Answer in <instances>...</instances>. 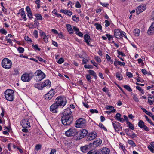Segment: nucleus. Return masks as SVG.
Segmentation results:
<instances>
[{
  "label": "nucleus",
  "instance_id": "obj_16",
  "mask_svg": "<svg viewBox=\"0 0 154 154\" xmlns=\"http://www.w3.org/2000/svg\"><path fill=\"white\" fill-rule=\"evenodd\" d=\"M122 31L119 29H116L114 31V35L117 38H122Z\"/></svg>",
  "mask_w": 154,
  "mask_h": 154
},
{
  "label": "nucleus",
  "instance_id": "obj_63",
  "mask_svg": "<svg viewBox=\"0 0 154 154\" xmlns=\"http://www.w3.org/2000/svg\"><path fill=\"white\" fill-rule=\"evenodd\" d=\"M27 41L31 42L32 41L31 39L27 36H25L24 38Z\"/></svg>",
  "mask_w": 154,
  "mask_h": 154
},
{
  "label": "nucleus",
  "instance_id": "obj_22",
  "mask_svg": "<svg viewBox=\"0 0 154 154\" xmlns=\"http://www.w3.org/2000/svg\"><path fill=\"white\" fill-rule=\"evenodd\" d=\"M51 85V83L49 80H46L42 83L43 87L46 86L50 87Z\"/></svg>",
  "mask_w": 154,
  "mask_h": 154
},
{
  "label": "nucleus",
  "instance_id": "obj_13",
  "mask_svg": "<svg viewBox=\"0 0 154 154\" xmlns=\"http://www.w3.org/2000/svg\"><path fill=\"white\" fill-rule=\"evenodd\" d=\"M21 124L23 128H29L30 127V123L28 119H24L21 122Z\"/></svg>",
  "mask_w": 154,
  "mask_h": 154
},
{
  "label": "nucleus",
  "instance_id": "obj_31",
  "mask_svg": "<svg viewBox=\"0 0 154 154\" xmlns=\"http://www.w3.org/2000/svg\"><path fill=\"white\" fill-rule=\"evenodd\" d=\"M144 125V123L142 120H140L139 121L138 123V126L140 128H142L143 127Z\"/></svg>",
  "mask_w": 154,
  "mask_h": 154
},
{
  "label": "nucleus",
  "instance_id": "obj_47",
  "mask_svg": "<svg viewBox=\"0 0 154 154\" xmlns=\"http://www.w3.org/2000/svg\"><path fill=\"white\" fill-rule=\"evenodd\" d=\"M42 146L41 145L39 144H38L35 146V149L37 151H38L39 150L41 149Z\"/></svg>",
  "mask_w": 154,
  "mask_h": 154
},
{
  "label": "nucleus",
  "instance_id": "obj_42",
  "mask_svg": "<svg viewBox=\"0 0 154 154\" xmlns=\"http://www.w3.org/2000/svg\"><path fill=\"white\" fill-rule=\"evenodd\" d=\"M99 152L98 151H93L92 150L90 151L87 154H99Z\"/></svg>",
  "mask_w": 154,
  "mask_h": 154
},
{
  "label": "nucleus",
  "instance_id": "obj_24",
  "mask_svg": "<svg viewBox=\"0 0 154 154\" xmlns=\"http://www.w3.org/2000/svg\"><path fill=\"white\" fill-rule=\"evenodd\" d=\"M67 29L70 34H72L73 33V30L71 27V25L69 24H67L66 25Z\"/></svg>",
  "mask_w": 154,
  "mask_h": 154
},
{
  "label": "nucleus",
  "instance_id": "obj_36",
  "mask_svg": "<svg viewBox=\"0 0 154 154\" xmlns=\"http://www.w3.org/2000/svg\"><path fill=\"white\" fill-rule=\"evenodd\" d=\"M116 78H118V79L119 80H122L123 78L121 74L119 72H117L116 73Z\"/></svg>",
  "mask_w": 154,
  "mask_h": 154
},
{
  "label": "nucleus",
  "instance_id": "obj_58",
  "mask_svg": "<svg viewBox=\"0 0 154 154\" xmlns=\"http://www.w3.org/2000/svg\"><path fill=\"white\" fill-rule=\"evenodd\" d=\"M148 149L152 152L154 153V148L151 146L149 145L148 146Z\"/></svg>",
  "mask_w": 154,
  "mask_h": 154
},
{
  "label": "nucleus",
  "instance_id": "obj_32",
  "mask_svg": "<svg viewBox=\"0 0 154 154\" xmlns=\"http://www.w3.org/2000/svg\"><path fill=\"white\" fill-rule=\"evenodd\" d=\"M35 16L38 20H41L42 19V16L39 14H35Z\"/></svg>",
  "mask_w": 154,
  "mask_h": 154
},
{
  "label": "nucleus",
  "instance_id": "obj_61",
  "mask_svg": "<svg viewBox=\"0 0 154 154\" xmlns=\"http://www.w3.org/2000/svg\"><path fill=\"white\" fill-rule=\"evenodd\" d=\"M88 59H87L84 58L82 60V64H83L87 63H88Z\"/></svg>",
  "mask_w": 154,
  "mask_h": 154
},
{
  "label": "nucleus",
  "instance_id": "obj_39",
  "mask_svg": "<svg viewBox=\"0 0 154 154\" xmlns=\"http://www.w3.org/2000/svg\"><path fill=\"white\" fill-rule=\"evenodd\" d=\"M106 58L107 59V61L110 62L111 63H113V60H112L111 58V57L109 56L108 54H106Z\"/></svg>",
  "mask_w": 154,
  "mask_h": 154
},
{
  "label": "nucleus",
  "instance_id": "obj_64",
  "mask_svg": "<svg viewBox=\"0 0 154 154\" xmlns=\"http://www.w3.org/2000/svg\"><path fill=\"white\" fill-rule=\"evenodd\" d=\"M127 75L128 76L129 78H132L133 76L132 74L130 72H127Z\"/></svg>",
  "mask_w": 154,
  "mask_h": 154
},
{
  "label": "nucleus",
  "instance_id": "obj_55",
  "mask_svg": "<svg viewBox=\"0 0 154 154\" xmlns=\"http://www.w3.org/2000/svg\"><path fill=\"white\" fill-rule=\"evenodd\" d=\"M121 115L119 113L116 114V116L115 117V119L117 120L121 118Z\"/></svg>",
  "mask_w": 154,
  "mask_h": 154
},
{
  "label": "nucleus",
  "instance_id": "obj_17",
  "mask_svg": "<svg viewBox=\"0 0 154 154\" xmlns=\"http://www.w3.org/2000/svg\"><path fill=\"white\" fill-rule=\"evenodd\" d=\"M59 107L55 103L52 105L50 107V111L53 113H57Z\"/></svg>",
  "mask_w": 154,
  "mask_h": 154
},
{
  "label": "nucleus",
  "instance_id": "obj_8",
  "mask_svg": "<svg viewBox=\"0 0 154 154\" xmlns=\"http://www.w3.org/2000/svg\"><path fill=\"white\" fill-rule=\"evenodd\" d=\"M86 120L83 118H80L76 121L75 126L78 128H83L86 125Z\"/></svg>",
  "mask_w": 154,
  "mask_h": 154
},
{
  "label": "nucleus",
  "instance_id": "obj_49",
  "mask_svg": "<svg viewBox=\"0 0 154 154\" xmlns=\"http://www.w3.org/2000/svg\"><path fill=\"white\" fill-rule=\"evenodd\" d=\"M91 63L94 66H95L96 67L97 69L98 68V64L94 60H92L91 61Z\"/></svg>",
  "mask_w": 154,
  "mask_h": 154
},
{
  "label": "nucleus",
  "instance_id": "obj_4",
  "mask_svg": "<svg viewBox=\"0 0 154 154\" xmlns=\"http://www.w3.org/2000/svg\"><path fill=\"white\" fill-rule=\"evenodd\" d=\"M12 63L10 60L8 58L3 59L2 62V66L6 69H10L12 67Z\"/></svg>",
  "mask_w": 154,
  "mask_h": 154
},
{
  "label": "nucleus",
  "instance_id": "obj_1",
  "mask_svg": "<svg viewBox=\"0 0 154 154\" xmlns=\"http://www.w3.org/2000/svg\"><path fill=\"white\" fill-rule=\"evenodd\" d=\"M67 102V100L65 97L59 96L56 99L55 103L59 107L60 106L63 108L66 105Z\"/></svg>",
  "mask_w": 154,
  "mask_h": 154
},
{
  "label": "nucleus",
  "instance_id": "obj_14",
  "mask_svg": "<svg viewBox=\"0 0 154 154\" xmlns=\"http://www.w3.org/2000/svg\"><path fill=\"white\" fill-rule=\"evenodd\" d=\"M102 143L101 140L99 139L94 141L92 143H90V144L91 146L92 149H93L100 145Z\"/></svg>",
  "mask_w": 154,
  "mask_h": 154
},
{
  "label": "nucleus",
  "instance_id": "obj_21",
  "mask_svg": "<svg viewBox=\"0 0 154 154\" xmlns=\"http://www.w3.org/2000/svg\"><path fill=\"white\" fill-rule=\"evenodd\" d=\"M60 12L61 13H63L69 16H71L72 14V12L70 11L69 10L66 9H61L60 11Z\"/></svg>",
  "mask_w": 154,
  "mask_h": 154
},
{
  "label": "nucleus",
  "instance_id": "obj_62",
  "mask_svg": "<svg viewBox=\"0 0 154 154\" xmlns=\"http://www.w3.org/2000/svg\"><path fill=\"white\" fill-rule=\"evenodd\" d=\"M75 34L80 37H83V34L80 32L79 31L78 32H76Z\"/></svg>",
  "mask_w": 154,
  "mask_h": 154
},
{
  "label": "nucleus",
  "instance_id": "obj_56",
  "mask_svg": "<svg viewBox=\"0 0 154 154\" xmlns=\"http://www.w3.org/2000/svg\"><path fill=\"white\" fill-rule=\"evenodd\" d=\"M106 35L107 37L108 38V40L109 41L113 39V37L112 36L109 34H106Z\"/></svg>",
  "mask_w": 154,
  "mask_h": 154
},
{
  "label": "nucleus",
  "instance_id": "obj_34",
  "mask_svg": "<svg viewBox=\"0 0 154 154\" xmlns=\"http://www.w3.org/2000/svg\"><path fill=\"white\" fill-rule=\"evenodd\" d=\"M128 143L132 147H135L136 146V144L134 143V142L132 140H128Z\"/></svg>",
  "mask_w": 154,
  "mask_h": 154
},
{
  "label": "nucleus",
  "instance_id": "obj_5",
  "mask_svg": "<svg viewBox=\"0 0 154 154\" xmlns=\"http://www.w3.org/2000/svg\"><path fill=\"white\" fill-rule=\"evenodd\" d=\"M65 135L67 137H75L78 135V131L75 128L72 127L65 132Z\"/></svg>",
  "mask_w": 154,
  "mask_h": 154
},
{
  "label": "nucleus",
  "instance_id": "obj_23",
  "mask_svg": "<svg viewBox=\"0 0 154 154\" xmlns=\"http://www.w3.org/2000/svg\"><path fill=\"white\" fill-rule=\"evenodd\" d=\"M112 125L116 131H118L119 130V127L120 126V124L117 122H116L115 123H112Z\"/></svg>",
  "mask_w": 154,
  "mask_h": 154
},
{
  "label": "nucleus",
  "instance_id": "obj_10",
  "mask_svg": "<svg viewBox=\"0 0 154 154\" xmlns=\"http://www.w3.org/2000/svg\"><path fill=\"white\" fill-rule=\"evenodd\" d=\"M55 93L53 90H51L44 96L45 99L49 100L51 99L54 95Z\"/></svg>",
  "mask_w": 154,
  "mask_h": 154
},
{
  "label": "nucleus",
  "instance_id": "obj_3",
  "mask_svg": "<svg viewBox=\"0 0 154 154\" xmlns=\"http://www.w3.org/2000/svg\"><path fill=\"white\" fill-rule=\"evenodd\" d=\"M14 91L11 89L7 90L5 92V97L7 100L13 101L14 99Z\"/></svg>",
  "mask_w": 154,
  "mask_h": 154
},
{
  "label": "nucleus",
  "instance_id": "obj_43",
  "mask_svg": "<svg viewBox=\"0 0 154 154\" xmlns=\"http://www.w3.org/2000/svg\"><path fill=\"white\" fill-rule=\"evenodd\" d=\"M123 87L125 89L131 92L132 91V90L130 87L128 85H124Z\"/></svg>",
  "mask_w": 154,
  "mask_h": 154
},
{
  "label": "nucleus",
  "instance_id": "obj_9",
  "mask_svg": "<svg viewBox=\"0 0 154 154\" xmlns=\"http://www.w3.org/2000/svg\"><path fill=\"white\" fill-rule=\"evenodd\" d=\"M88 132V131L87 130L84 129L78 131V135L79 134V137H78L77 138L79 139H80L83 138L87 135Z\"/></svg>",
  "mask_w": 154,
  "mask_h": 154
},
{
  "label": "nucleus",
  "instance_id": "obj_30",
  "mask_svg": "<svg viewBox=\"0 0 154 154\" xmlns=\"http://www.w3.org/2000/svg\"><path fill=\"white\" fill-rule=\"evenodd\" d=\"M21 17L24 19V20L25 21H26V15L24 13V11L23 10H22L21 12Z\"/></svg>",
  "mask_w": 154,
  "mask_h": 154
},
{
  "label": "nucleus",
  "instance_id": "obj_51",
  "mask_svg": "<svg viewBox=\"0 0 154 154\" xmlns=\"http://www.w3.org/2000/svg\"><path fill=\"white\" fill-rule=\"evenodd\" d=\"M136 88L137 89L139 90L142 94L144 93L143 90L139 86H137L136 87Z\"/></svg>",
  "mask_w": 154,
  "mask_h": 154
},
{
  "label": "nucleus",
  "instance_id": "obj_20",
  "mask_svg": "<svg viewBox=\"0 0 154 154\" xmlns=\"http://www.w3.org/2000/svg\"><path fill=\"white\" fill-rule=\"evenodd\" d=\"M101 151L102 154H109L110 152V149L107 147H103L102 148Z\"/></svg>",
  "mask_w": 154,
  "mask_h": 154
},
{
  "label": "nucleus",
  "instance_id": "obj_59",
  "mask_svg": "<svg viewBox=\"0 0 154 154\" xmlns=\"http://www.w3.org/2000/svg\"><path fill=\"white\" fill-rule=\"evenodd\" d=\"M75 6L77 8H80L81 7V5L79 1H77L75 3Z\"/></svg>",
  "mask_w": 154,
  "mask_h": 154
},
{
  "label": "nucleus",
  "instance_id": "obj_60",
  "mask_svg": "<svg viewBox=\"0 0 154 154\" xmlns=\"http://www.w3.org/2000/svg\"><path fill=\"white\" fill-rule=\"evenodd\" d=\"M90 112H91L92 113H98V111L96 109H90L89 110Z\"/></svg>",
  "mask_w": 154,
  "mask_h": 154
},
{
  "label": "nucleus",
  "instance_id": "obj_7",
  "mask_svg": "<svg viewBox=\"0 0 154 154\" xmlns=\"http://www.w3.org/2000/svg\"><path fill=\"white\" fill-rule=\"evenodd\" d=\"M33 76V75L32 72L25 73L22 75L21 79L24 82H28L32 79Z\"/></svg>",
  "mask_w": 154,
  "mask_h": 154
},
{
  "label": "nucleus",
  "instance_id": "obj_26",
  "mask_svg": "<svg viewBox=\"0 0 154 154\" xmlns=\"http://www.w3.org/2000/svg\"><path fill=\"white\" fill-rule=\"evenodd\" d=\"M89 73L90 75H93L95 79H97V76L95 72L93 70H89Z\"/></svg>",
  "mask_w": 154,
  "mask_h": 154
},
{
  "label": "nucleus",
  "instance_id": "obj_6",
  "mask_svg": "<svg viewBox=\"0 0 154 154\" xmlns=\"http://www.w3.org/2000/svg\"><path fill=\"white\" fill-rule=\"evenodd\" d=\"M35 74V80L37 82L41 81L45 77V74L40 70H37Z\"/></svg>",
  "mask_w": 154,
  "mask_h": 154
},
{
  "label": "nucleus",
  "instance_id": "obj_50",
  "mask_svg": "<svg viewBox=\"0 0 154 154\" xmlns=\"http://www.w3.org/2000/svg\"><path fill=\"white\" fill-rule=\"evenodd\" d=\"M18 51L20 53H22L24 51V49L22 47H19L18 48Z\"/></svg>",
  "mask_w": 154,
  "mask_h": 154
},
{
  "label": "nucleus",
  "instance_id": "obj_33",
  "mask_svg": "<svg viewBox=\"0 0 154 154\" xmlns=\"http://www.w3.org/2000/svg\"><path fill=\"white\" fill-rule=\"evenodd\" d=\"M106 109H107L112 110L111 112H114L116 111V109H114V107L111 106H107L106 107Z\"/></svg>",
  "mask_w": 154,
  "mask_h": 154
},
{
  "label": "nucleus",
  "instance_id": "obj_37",
  "mask_svg": "<svg viewBox=\"0 0 154 154\" xmlns=\"http://www.w3.org/2000/svg\"><path fill=\"white\" fill-rule=\"evenodd\" d=\"M49 38V36L46 35L43 37H42V38L44 39V42L45 43H47L48 42Z\"/></svg>",
  "mask_w": 154,
  "mask_h": 154
},
{
  "label": "nucleus",
  "instance_id": "obj_25",
  "mask_svg": "<svg viewBox=\"0 0 154 154\" xmlns=\"http://www.w3.org/2000/svg\"><path fill=\"white\" fill-rule=\"evenodd\" d=\"M147 33L149 35L154 34V29L149 27L147 31Z\"/></svg>",
  "mask_w": 154,
  "mask_h": 154
},
{
  "label": "nucleus",
  "instance_id": "obj_2",
  "mask_svg": "<svg viewBox=\"0 0 154 154\" xmlns=\"http://www.w3.org/2000/svg\"><path fill=\"white\" fill-rule=\"evenodd\" d=\"M62 124L65 126L70 125L73 121L72 116H62L61 118Z\"/></svg>",
  "mask_w": 154,
  "mask_h": 154
},
{
  "label": "nucleus",
  "instance_id": "obj_45",
  "mask_svg": "<svg viewBox=\"0 0 154 154\" xmlns=\"http://www.w3.org/2000/svg\"><path fill=\"white\" fill-rule=\"evenodd\" d=\"M19 72L18 70L16 69H14V71L13 73V75H18L19 74Z\"/></svg>",
  "mask_w": 154,
  "mask_h": 154
},
{
  "label": "nucleus",
  "instance_id": "obj_40",
  "mask_svg": "<svg viewBox=\"0 0 154 154\" xmlns=\"http://www.w3.org/2000/svg\"><path fill=\"white\" fill-rule=\"evenodd\" d=\"M32 47L33 48V49L35 51L38 50L40 51L41 50V49L38 47V45L37 44L35 45H34L33 44L32 45Z\"/></svg>",
  "mask_w": 154,
  "mask_h": 154
},
{
  "label": "nucleus",
  "instance_id": "obj_38",
  "mask_svg": "<svg viewBox=\"0 0 154 154\" xmlns=\"http://www.w3.org/2000/svg\"><path fill=\"white\" fill-rule=\"evenodd\" d=\"M145 117L148 122L154 127V124L152 122V121L146 115H145Z\"/></svg>",
  "mask_w": 154,
  "mask_h": 154
},
{
  "label": "nucleus",
  "instance_id": "obj_41",
  "mask_svg": "<svg viewBox=\"0 0 154 154\" xmlns=\"http://www.w3.org/2000/svg\"><path fill=\"white\" fill-rule=\"evenodd\" d=\"M127 124L128 125V127L130 128L132 130H133L134 129V127L133 125L129 122H128Z\"/></svg>",
  "mask_w": 154,
  "mask_h": 154
},
{
  "label": "nucleus",
  "instance_id": "obj_11",
  "mask_svg": "<svg viewBox=\"0 0 154 154\" xmlns=\"http://www.w3.org/2000/svg\"><path fill=\"white\" fill-rule=\"evenodd\" d=\"M146 8V6L145 4H141L137 7L136 9V13L139 14L144 11Z\"/></svg>",
  "mask_w": 154,
  "mask_h": 154
},
{
  "label": "nucleus",
  "instance_id": "obj_15",
  "mask_svg": "<svg viewBox=\"0 0 154 154\" xmlns=\"http://www.w3.org/2000/svg\"><path fill=\"white\" fill-rule=\"evenodd\" d=\"M92 149L90 144L80 147L81 150L84 153L87 152L88 150Z\"/></svg>",
  "mask_w": 154,
  "mask_h": 154
},
{
  "label": "nucleus",
  "instance_id": "obj_44",
  "mask_svg": "<svg viewBox=\"0 0 154 154\" xmlns=\"http://www.w3.org/2000/svg\"><path fill=\"white\" fill-rule=\"evenodd\" d=\"M72 19L73 21L76 22H78L79 20V18L78 17H77L75 15L72 16Z\"/></svg>",
  "mask_w": 154,
  "mask_h": 154
},
{
  "label": "nucleus",
  "instance_id": "obj_54",
  "mask_svg": "<svg viewBox=\"0 0 154 154\" xmlns=\"http://www.w3.org/2000/svg\"><path fill=\"white\" fill-rule=\"evenodd\" d=\"M0 32L2 34H4L5 35H6L7 33V31L2 28L0 30Z\"/></svg>",
  "mask_w": 154,
  "mask_h": 154
},
{
  "label": "nucleus",
  "instance_id": "obj_27",
  "mask_svg": "<svg viewBox=\"0 0 154 154\" xmlns=\"http://www.w3.org/2000/svg\"><path fill=\"white\" fill-rule=\"evenodd\" d=\"M34 86L35 87L38 88L39 90H42L43 88L42 84L41 85L38 83H36L34 85Z\"/></svg>",
  "mask_w": 154,
  "mask_h": 154
},
{
  "label": "nucleus",
  "instance_id": "obj_52",
  "mask_svg": "<svg viewBox=\"0 0 154 154\" xmlns=\"http://www.w3.org/2000/svg\"><path fill=\"white\" fill-rule=\"evenodd\" d=\"M85 68L86 69H92L93 67L92 66L90 65H85L84 66Z\"/></svg>",
  "mask_w": 154,
  "mask_h": 154
},
{
  "label": "nucleus",
  "instance_id": "obj_48",
  "mask_svg": "<svg viewBox=\"0 0 154 154\" xmlns=\"http://www.w3.org/2000/svg\"><path fill=\"white\" fill-rule=\"evenodd\" d=\"M95 60L98 63H100L101 62V60L100 58L98 56H96L94 58Z\"/></svg>",
  "mask_w": 154,
  "mask_h": 154
},
{
  "label": "nucleus",
  "instance_id": "obj_28",
  "mask_svg": "<svg viewBox=\"0 0 154 154\" xmlns=\"http://www.w3.org/2000/svg\"><path fill=\"white\" fill-rule=\"evenodd\" d=\"M140 32V30L138 29H136L134 31V34L136 36H138L139 35Z\"/></svg>",
  "mask_w": 154,
  "mask_h": 154
},
{
  "label": "nucleus",
  "instance_id": "obj_53",
  "mask_svg": "<svg viewBox=\"0 0 154 154\" xmlns=\"http://www.w3.org/2000/svg\"><path fill=\"white\" fill-rule=\"evenodd\" d=\"M99 126L101 128H103L105 131H107V129L106 128L103 126L102 123H100Z\"/></svg>",
  "mask_w": 154,
  "mask_h": 154
},
{
  "label": "nucleus",
  "instance_id": "obj_46",
  "mask_svg": "<svg viewBox=\"0 0 154 154\" xmlns=\"http://www.w3.org/2000/svg\"><path fill=\"white\" fill-rule=\"evenodd\" d=\"M64 61V59L63 58H61L58 60L57 62L59 64H61L63 63Z\"/></svg>",
  "mask_w": 154,
  "mask_h": 154
},
{
  "label": "nucleus",
  "instance_id": "obj_12",
  "mask_svg": "<svg viewBox=\"0 0 154 154\" xmlns=\"http://www.w3.org/2000/svg\"><path fill=\"white\" fill-rule=\"evenodd\" d=\"M97 134L96 132H92L90 133H89L87 135L86 140L88 141H91L94 139L97 136Z\"/></svg>",
  "mask_w": 154,
  "mask_h": 154
},
{
  "label": "nucleus",
  "instance_id": "obj_29",
  "mask_svg": "<svg viewBox=\"0 0 154 154\" xmlns=\"http://www.w3.org/2000/svg\"><path fill=\"white\" fill-rule=\"evenodd\" d=\"M133 99L135 102L138 103L139 102V99L137 97V94H133L132 96Z\"/></svg>",
  "mask_w": 154,
  "mask_h": 154
},
{
  "label": "nucleus",
  "instance_id": "obj_19",
  "mask_svg": "<svg viewBox=\"0 0 154 154\" xmlns=\"http://www.w3.org/2000/svg\"><path fill=\"white\" fill-rule=\"evenodd\" d=\"M84 38L85 41L87 44L89 46H91L89 43V42L91 41L90 37L87 34H86L84 36Z\"/></svg>",
  "mask_w": 154,
  "mask_h": 154
},
{
  "label": "nucleus",
  "instance_id": "obj_35",
  "mask_svg": "<svg viewBox=\"0 0 154 154\" xmlns=\"http://www.w3.org/2000/svg\"><path fill=\"white\" fill-rule=\"evenodd\" d=\"M94 25L96 26V28L97 30H101L102 29V27L101 25L98 23H95L94 24Z\"/></svg>",
  "mask_w": 154,
  "mask_h": 154
},
{
  "label": "nucleus",
  "instance_id": "obj_57",
  "mask_svg": "<svg viewBox=\"0 0 154 154\" xmlns=\"http://www.w3.org/2000/svg\"><path fill=\"white\" fill-rule=\"evenodd\" d=\"M33 35L35 37L37 38L38 37V32L37 30H35L33 32Z\"/></svg>",
  "mask_w": 154,
  "mask_h": 154
},
{
  "label": "nucleus",
  "instance_id": "obj_18",
  "mask_svg": "<svg viewBox=\"0 0 154 154\" xmlns=\"http://www.w3.org/2000/svg\"><path fill=\"white\" fill-rule=\"evenodd\" d=\"M71 113L72 112L70 109L69 108H67L64 110L63 112V116H72L71 115Z\"/></svg>",
  "mask_w": 154,
  "mask_h": 154
}]
</instances>
